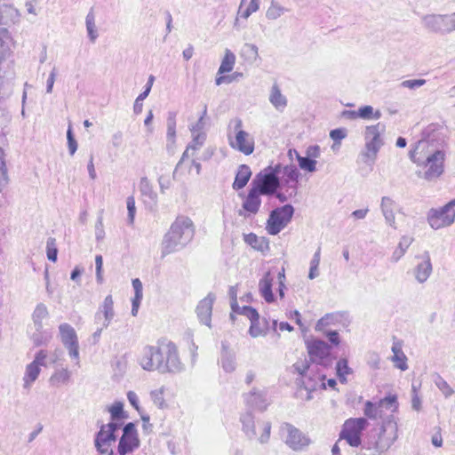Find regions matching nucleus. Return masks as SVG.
I'll return each mask as SVG.
<instances>
[{"label": "nucleus", "mask_w": 455, "mask_h": 455, "mask_svg": "<svg viewBox=\"0 0 455 455\" xmlns=\"http://www.w3.org/2000/svg\"><path fill=\"white\" fill-rule=\"evenodd\" d=\"M111 419H124L128 416L124 411V403L122 402H115L109 408Z\"/></svg>", "instance_id": "nucleus-41"}, {"label": "nucleus", "mask_w": 455, "mask_h": 455, "mask_svg": "<svg viewBox=\"0 0 455 455\" xmlns=\"http://www.w3.org/2000/svg\"><path fill=\"white\" fill-rule=\"evenodd\" d=\"M368 425L365 418H350L344 422L339 439L346 440L351 447H358L362 443V433Z\"/></svg>", "instance_id": "nucleus-6"}, {"label": "nucleus", "mask_w": 455, "mask_h": 455, "mask_svg": "<svg viewBox=\"0 0 455 455\" xmlns=\"http://www.w3.org/2000/svg\"><path fill=\"white\" fill-rule=\"evenodd\" d=\"M263 432L259 437V442L260 443H267L270 437V431H271V423L270 422H263L262 423Z\"/></svg>", "instance_id": "nucleus-61"}, {"label": "nucleus", "mask_w": 455, "mask_h": 455, "mask_svg": "<svg viewBox=\"0 0 455 455\" xmlns=\"http://www.w3.org/2000/svg\"><path fill=\"white\" fill-rule=\"evenodd\" d=\"M285 12H288V9L281 6L275 0L271 1L270 6L266 12V17L268 20H276L281 17Z\"/></svg>", "instance_id": "nucleus-40"}, {"label": "nucleus", "mask_w": 455, "mask_h": 455, "mask_svg": "<svg viewBox=\"0 0 455 455\" xmlns=\"http://www.w3.org/2000/svg\"><path fill=\"white\" fill-rule=\"evenodd\" d=\"M220 365L226 372H232L235 370V355L228 349L225 343H222Z\"/></svg>", "instance_id": "nucleus-27"}, {"label": "nucleus", "mask_w": 455, "mask_h": 455, "mask_svg": "<svg viewBox=\"0 0 455 455\" xmlns=\"http://www.w3.org/2000/svg\"><path fill=\"white\" fill-rule=\"evenodd\" d=\"M126 205L128 211L127 221L128 224L132 225L136 213L135 199L132 196L127 197Z\"/></svg>", "instance_id": "nucleus-51"}, {"label": "nucleus", "mask_w": 455, "mask_h": 455, "mask_svg": "<svg viewBox=\"0 0 455 455\" xmlns=\"http://www.w3.org/2000/svg\"><path fill=\"white\" fill-rule=\"evenodd\" d=\"M269 101L279 112H283L287 106V99L282 94L281 90L276 84H273L271 88Z\"/></svg>", "instance_id": "nucleus-24"}, {"label": "nucleus", "mask_w": 455, "mask_h": 455, "mask_svg": "<svg viewBox=\"0 0 455 455\" xmlns=\"http://www.w3.org/2000/svg\"><path fill=\"white\" fill-rule=\"evenodd\" d=\"M114 443V441L103 436L102 431H98L95 434L94 446L100 455H114V451L111 449Z\"/></svg>", "instance_id": "nucleus-21"}, {"label": "nucleus", "mask_w": 455, "mask_h": 455, "mask_svg": "<svg viewBox=\"0 0 455 455\" xmlns=\"http://www.w3.org/2000/svg\"><path fill=\"white\" fill-rule=\"evenodd\" d=\"M412 242L413 238L411 236H402L396 249L392 254L391 260L393 262H397L404 255Z\"/></svg>", "instance_id": "nucleus-30"}, {"label": "nucleus", "mask_w": 455, "mask_h": 455, "mask_svg": "<svg viewBox=\"0 0 455 455\" xmlns=\"http://www.w3.org/2000/svg\"><path fill=\"white\" fill-rule=\"evenodd\" d=\"M294 371L299 373V378H303L305 374H307L309 370V363L305 360L301 362H297L292 365Z\"/></svg>", "instance_id": "nucleus-56"}, {"label": "nucleus", "mask_w": 455, "mask_h": 455, "mask_svg": "<svg viewBox=\"0 0 455 455\" xmlns=\"http://www.w3.org/2000/svg\"><path fill=\"white\" fill-rule=\"evenodd\" d=\"M435 383L436 387L443 392L445 397H449L454 393L451 386L440 375L436 376Z\"/></svg>", "instance_id": "nucleus-47"}, {"label": "nucleus", "mask_w": 455, "mask_h": 455, "mask_svg": "<svg viewBox=\"0 0 455 455\" xmlns=\"http://www.w3.org/2000/svg\"><path fill=\"white\" fill-rule=\"evenodd\" d=\"M16 9L10 4L0 5V25H6L12 20Z\"/></svg>", "instance_id": "nucleus-39"}, {"label": "nucleus", "mask_w": 455, "mask_h": 455, "mask_svg": "<svg viewBox=\"0 0 455 455\" xmlns=\"http://www.w3.org/2000/svg\"><path fill=\"white\" fill-rule=\"evenodd\" d=\"M455 198L439 209H431L427 221L432 228L439 229L451 226L455 220Z\"/></svg>", "instance_id": "nucleus-7"}, {"label": "nucleus", "mask_w": 455, "mask_h": 455, "mask_svg": "<svg viewBox=\"0 0 455 455\" xmlns=\"http://www.w3.org/2000/svg\"><path fill=\"white\" fill-rule=\"evenodd\" d=\"M445 154L443 150H435L428 156L425 162L427 171L424 173V179L431 180L440 177L444 171Z\"/></svg>", "instance_id": "nucleus-11"}, {"label": "nucleus", "mask_w": 455, "mask_h": 455, "mask_svg": "<svg viewBox=\"0 0 455 455\" xmlns=\"http://www.w3.org/2000/svg\"><path fill=\"white\" fill-rule=\"evenodd\" d=\"M307 351L313 362L324 367L331 363V347L326 342L315 339L307 344Z\"/></svg>", "instance_id": "nucleus-10"}, {"label": "nucleus", "mask_w": 455, "mask_h": 455, "mask_svg": "<svg viewBox=\"0 0 455 455\" xmlns=\"http://www.w3.org/2000/svg\"><path fill=\"white\" fill-rule=\"evenodd\" d=\"M411 393H412L411 408L414 411H419L421 409V399L418 395L417 387L414 384H412V387H411Z\"/></svg>", "instance_id": "nucleus-60"}, {"label": "nucleus", "mask_w": 455, "mask_h": 455, "mask_svg": "<svg viewBox=\"0 0 455 455\" xmlns=\"http://www.w3.org/2000/svg\"><path fill=\"white\" fill-rule=\"evenodd\" d=\"M336 372L340 383H347V375L352 373V369L348 366L346 358H340L336 364Z\"/></svg>", "instance_id": "nucleus-36"}, {"label": "nucleus", "mask_w": 455, "mask_h": 455, "mask_svg": "<svg viewBox=\"0 0 455 455\" xmlns=\"http://www.w3.org/2000/svg\"><path fill=\"white\" fill-rule=\"evenodd\" d=\"M4 150L0 148V192L4 187L7 184V171L5 168V162L4 160Z\"/></svg>", "instance_id": "nucleus-48"}, {"label": "nucleus", "mask_w": 455, "mask_h": 455, "mask_svg": "<svg viewBox=\"0 0 455 455\" xmlns=\"http://www.w3.org/2000/svg\"><path fill=\"white\" fill-rule=\"evenodd\" d=\"M364 415L371 419H376L379 414V407L372 402L367 401L363 408Z\"/></svg>", "instance_id": "nucleus-49"}, {"label": "nucleus", "mask_w": 455, "mask_h": 455, "mask_svg": "<svg viewBox=\"0 0 455 455\" xmlns=\"http://www.w3.org/2000/svg\"><path fill=\"white\" fill-rule=\"evenodd\" d=\"M233 123L235 135L234 140L229 137L230 146L245 156L252 154L254 151L253 138L247 132L242 130L243 122L240 118H235Z\"/></svg>", "instance_id": "nucleus-8"}, {"label": "nucleus", "mask_w": 455, "mask_h": 455, "mask_svg": "<svg viewBox=\"0 0 455 455\" xmlns=\"http://www.w3.org/2000/svg\"><path fill=\"white\" fill-rule=\"evenodd\" d=\"M385 130L386 126L381 123H378L374 125H369L365 128V150L361 153L364 163L367 164L369 161L374 163L376 160L377 154L384 144L380 135L385 132Z\"/></svg>", "instance_id": "nucleus-4"}, {"label": "nucleus", "mask_w": 455, "mask_h": 455, "mask_svg": "<svg viewBox=\"0 0 455 455\" xmlns=\"http://www.w3.org/2000/svg\"><path fill=\"white\" fill-rule=\"evenodd\" d=\"M101 313L103 314L104 318H107V320H113L115 316V311L114 301L111 295H108L105 298L101 307H100V311L95 315V318H100Z\"/></svg>", "instance_id": "nucleus-32"}, {"label": "nucleus", "mask_w": 455, "mask_h": 455, "mask_svg": "<svg viewBox=\"0 0 455 455\" xmlns=\"http://www.w3.org/2000/svg\"><path fill=\"white\" fill-rule=\"evenodd\" d=\"M244 400L246 404L251 409H256L260 411H263L267 407L264 395L261 393L257 392L256 390H252L250 393L246 394L244 395Z\"/></svg>", "instance_id": "nucleus-22"}, {"label": "nucleus", "mask_w": 455, "mask_h": 455, "mask_svg": "<svg viewBox=\"0 0 455 455\" xmlns=\"http://www.w3.org/2000/svg\"><path fill=\"white\" fill-rule=\"evenodd\" d=\"M140 191L143 195L152 197V195L154 193H153L152 188L149 184V181L146 177H144L140 180Z\"/></svg>", "instance_id": "nucleus-64"}, {"label": "nucleus", "mask_w": 455, "mask_h": 455, "mask_svg": "<svg viewBox=\"0 0 455 455\" xmlns=\"http://www.w3.org/2000/svg\"><path fill=\"white\" fill-rule=\"evenodd\" d=\"M40 371V367L36 365V363H30L27 365L25 376L23 378L25 388L30 387L31 384L38 378Z\"/></svg>", "instance_id": "nucleus-34"}, {"label": "nucleus", "mask_w": 455, "mask_h": 455, "mask_svg": "<svg viewBox=\"0 0 455 455\" xmlns=\"http://www.w3.org/2000/svg\"><path fill=\"white\" fill-rule=\"evenodd\" d=\"M421 23L429 32L445 34L444 15L443 14L423 15L421 17Z\"/></svg>", "instance_id": "nucleus-15"}, {"label": "nucleus", "mask_w": 455, "mask_h": 455, "mask_svg": "<svg viewBox=\"0 0 455 455\" xmlns=\"http://www.w3.org/2000/svg\"><path fill=\"white\" fill-rule=\"evenodd\" d=\"M272 283L273 277L271 276L270 272H267L259 283V290L260 295L267 303H272L275 301V296L272 291Z\"/></svg>", "instance_id": "nucleus-19"}, {"label": "nucleus", "mask_w": 455, "mask_h": 455, "mask_svg": "<svg viewBox=\"0 0 455 455\" xmlns=\"http://www.w3.org/2000/svg\"><path fill=\"white\" fill-rule=\"evenodd\" d=\"M249 333L251 337L256 338L260 335H265L266 332L262 327H260L259 324V317L257 318V321H251V326L249 329Z\"/></svg>", "instance_id": "nucleus-55"}, {"label": "nucleus", "mask_w": 455, "mask_h": 455, "mask_svg": "<svg viewBox=\"0 0 455 455\" xmlns=\"http://www.w3.org/2000/svg\"><path fill=\"white\" fill-rule=\"evenodd\" d=\"M243 240L247 244L259 251L266 252L269 251V242L266 237L258 236L254 233H250L244 235Z\"/></svg>", "instance_id": "nucleus-23"}, {"label": "nucleus", "mask_w": 455, "mask_h": 455, "mask_svg": "<svg viewBox=\"0 0 455 455\" xmlns=\"http://www.w3.org/2000/svg\"><path fill=\"white\" fill-rule=\"evenodd\" d=\"M86 30L88 33V36L92 43H94L97 37L99 36L96 26H95V15L93 13L92 9L88 12L85 18Z\"/></svg>", "instance_id": "nucleus-37"}, {"label": "nucleus", "mask_w": 455, "mask_h": 455, "mask_svg": "<svg viewBox=\"0 0 455 455\" xmlns=\"http://www.w3.org/2000/svg\"><path fill=\"white\" fill-rule=\"evenodd\" d=\"M60 339L65 346L78 342L75 329L69 323H61L59 326Z\"/></svg>", "instance_id": "nucleus-25"}, {"label": "nucleus", "mask_w": 455, "mask_h": 455, "mask_svg": "<svg viewBox=\"0 0 455 455\" xmlns=\"http://www.w3.org/2000/svg\"><path fill=\"white\" fill-rule=\"evenodd\" d=\"M293 214L294 207L290 204L275 208L269 213L266 230L269 235H276L291 222Z\"/></svg>", "instance_id": "nucleus-5"}, {"label": "nucleus", "mask_w": 455, "mask_h": 455, "mask_svg": "<svg viewBox=\"0 0 455 455\" xmlns=\"http://www.w3.org/2000/svg\"><path fill=\"white\" fill-rule=\"evenodd\" d=\"M281 430L287 434L285 443L293 451H300L310 443V439L291 423H283Z\"/></svg>", "instance_id": "nucleus-9"}, {"label": "nucleus", "mask_w": 455, "mask_h": 455, "mask_svg": "<svg viewBox=\"0 0 455 455\" xmlns=\"http://www.w3.org/2000/svg\"><path fill=\"white\" fill-rule=\"evenodd\" d=\"M46 253L47 259L50 261L55 262L58 259V248L56 246V240L53 237H49L46 242Z\"/></svg>", "instance_id": "nucleus-45"}, {"label": "nucleus", "mask_w": 455, "mask_h": 455, "mask_svg": "<svg viewBox=\"0 0 455 455\" xmlns=\"http://www.w3.org/2000/svg\"><path fill=\"white\" fill-rule=\"evenodd\" d=\"M32 339L36 346H41L46 344L49 341L50 336L46 333H44L43 330L40 332L36 331V333H34L32 336Z\"/></svg>", "instance_id": "nucleus-59"}, {"label": "nucleus", "mask_w": 455, "mask_h": 455, "mask_svg": "<svg viewBox=\"0 0 455 455\" xmlns=\"http://www.w3.org/2000/svg\"><path fill=\"white\" fill-rule=\"evenodd\" d=\"M67 140L69 154L73 156L77 150L78 144L75 138L71 125L68 126L67 131Z\"/></svg>", "instance_id": "nucleus-50"}, {"label": "nucleus", "mask_w": 455, "mask_h": 455, "mask_svg": "<svg viewBox=\"0 0 455 455\" xmlns=\"http://www.w3.org/2000/svg\"><path fill=\"white\" fill-rule=\"evenodd\" d=\"M167 140L174 142L176 136V114L170 112L167 118Z\"/></svg>", "instance_id": "nucleus-42"}, {"label": "nucleus", "mask_w": 455, "mask_h": 455, "mask_svg": "<svg viewBox=\"0 0 455 455\" xmlns=\"http://www.w3.org/2000/svg\"><path fill=\"white\" fill-rule=\"evenodd\" d=\"M358 117L365 120L372 119L373 108L370 105L360 107L357 110Z\"/></svg>", "instance_id": "nucleus-58"}, {"label": "nucleus", "mask_w": 455, "mask_h": 455, "mask_svg": "<svg viewBox=\"0 0 455 455\" xmlns=\"http://www.w3.org/2000/svg\"><path fill=\"white\" fill-rule=\"evenodd\" d=\"M195 235L193 221L187 216H178L171 225L161 243V257L184 249Z\"/></svg>", "instance_id": "nucleus-2"}, {"label": "nucleus", "mask_w": 455, "mask_h": 455, "mask_svg": "<svg viewBox=\"0 0 455 455\" xmlns=\"http://www.w3.org/2000/svg\"><path fill=\"white\" fill-rule=\"evenodd\" d=\"M294 152L296 153V159L300 169L309 172H313L316 170V161L315 159H311L306 156H302L297 150H294Z\"/></svg>", "instance_id": "nucleus-38"}, {"label": "nucleus", "mask_w": 455, "mask_h": 455, "mask_svg": "<svg viewBox=\"0 0 455 455\" xmlns=\"http://www.w3.org/2000/svg\"><path fill=\"white\" fill-rule=\"evenodd\" d=\"M48 315V310L44 304H38L32 315L36 331L40 332L43 330V319Z\"/></svg>", "instance_id": "nucleus-31"}, {"label": "nucleus", "mask_w": 455, "mask_h": 455, "mask_svg": "<svg viewBox=\"0 0 455 455\" xmlns=\"http://www.w3.org/2000/svg\"><path fill=\"white\" fill-rule=\"evenodd\" d=\"M251 174V168L247 164L239 165L232 185L233 189L237 191L243 188L250 180Z\"/></svg>", "instance_id": "nucleus-20"}, {"label": "nucleus", "mask_w": 455, "mask_h": 455, "mask_svg": "<svg viewBox=\"0 0 455 455\" xmlns=\"http://www.w3.org/2000/svg\"><path fill=\"white\" fill-rule=\"evenodd\" d=\"M347 130L345 128H336L330 132V138L334 141L331 148L335 150V146H340V141L347 137Z\"/></svg>", "instance_id": "nucleus-46"}, {"label": "nucleus", "mask_w": 455, "mask_h": 455, "mask_svg": "<svg viewBox=\"0 0 455 455\" xmlns=\"http://www.w3.org/2000/svg\"><path fill=\"white\" fill-rule=\"evenodd\" d=\"M324 379V375H318L309 371L303 378H297L296 384L307 392L306 400L309 401L312 399L311 393L316 389L319 381Z\"/></svg>", "instance_id": "nucleus-13"}, {"label": "nucleus", "mask_w": 455, "mask_h": 455, "mask_svg": "<svg viewBox=\"0 0 455 455\" xmlns=\"http://www.w3.org/2000/svg\"><path fill=\"white\" fill-rule=\"evenodd\" d=\"M395 201L389 196H383L381 198L380 209L381 212L385 218L386 223L392 227L393 228H396L395 226V217L394 213Z\"/></svg>", "instance_id": "nucleus-18"}, {"label": "nucleus", "mask_w": 455, "mask_h": 455, "mask_svg": "<svg viewBox=\"0 0 455 455\" xmlns=\"http://www.w3.org/2000/svg\"><path fill=\"white\" fill-rule=\"evenodd\" d=\"M260 196H263V194L256 190L255 188L251 187L242 204L243 210H244L249 214L254 215L258 213L261 205Z\"/></svg>", "instance_id": "nucleus-16"}, {"label": "nucleus", "mask_w": 455, "mask_h": 455, "mask_svg": "<svg viewBox=\"0 0 455 455\" xmlns=\"http://www.w3.org/2000/svg\"><path fill=\"white\" fill-rule=\"evenodd\" d=\"M124 436H139L134 422H128L123 427V435Z\"/></svg>", "instance_id": "nucleus-62"}, {"label": "nucleus", "mask_w": 455, "mask_h": 455, "mask_svg": "<svg viewBox=\"0 0 455 455\" xmlns=\"http://www.w3.org/2000/svg\"><path fill=\"white\" fill-rule=\"evenodd\" d=\"M132 287L134 289V297L132 300V304L138 305L140 307L143 297V286L142 283L139 278H135L132 280Z\"/></svg>", "instance_id": "nucleus-44"}, {"label": "nucleus", "mask_w": 455, "mask_h": 455, "mask_svg": "<svg viewBox=\"0 0 455 455\" xmlns=\"http://www.w3.org/2000/svg\"><path fill=\"white\" fill-rule=\"evenodd\" d=\"M140 363L146 371H158L163 374H176L183 371L185 369L179 357L178 348L172 342H168L164 347H145L140 359Z\"/></svg>", "instance_id": "nucleus-1"}, {"label": "nucleus", "mask_w": 455, "mask_h": 455, "mask_svg": "<svg viewBox=\"0 0 455 455\" xmlns=\"http://www.w3.org/2000/svg\"><path fill=\"white\" fill-rule=\"evenodd\" d=\"M151 399L153 403L158 407L163 409L165 406V401L164 398V390L163 388L156 389L151 391L150 393Z\"/></svg>", "instance_id": "nucleus-52"}, {"label": "nucleus", "mask_w": 455, "mask_h": 455, "mask_svg": "<svg viewBox=\"0 0 455 455\" xmlns=\"http://www.w3.org/2000/svg\"><path fill=\"white\" fill-rule=\"evenodd\" d=\"M283 175L287 178L286 182H288V181L297 182L299 173L295 165H286L283 168Z\"/></svg>", "instance_id": "nucleus-53"}, {"label": "nucleus", "mask_w": 455, "mask_h": 455, "mask_svg": "<svg viewBox=\"0 0 455 455\" xmlns=\"http://www.w3.org/2000/svg\"><path fill=\"white\" fill-rule=\"evenodd\" d=\"M140 445L139 436H124L119 438L117 445V453L119 455H127L132 453Z\"/></svg>", "instance_id": "nucleus-17"}, {"label": "nucleus", "mask_w": 455, "mask_h": 455, "mask_svg": "<svg viewBox=\"0 0 455 455\" xmlns=\"http://www.w3.org/2000/svg\"><path fill=\"white\" fill-rule=\"evenodd\" d=\"M235 63V55L229 50L226 49L224 58L220 63L218 74H225L233 70Z\"/></svg>", "instance_id": "nucleus-35"}, {"label": "nucleus", "mask_w": 455, "mask_h": 455, "mask_svg": "<svg viewBox=\"0 0 455 455\" xmlns=\"http://www.w3.org/2000/svg\"><path fill=\"white\" fill-rule=\"evenodd\" d=\"M427 81L425 79H411V80H404L403 81L399 86L402 88H408L410 90H416L426 84Z\"/></svg>", "instance_id": "nucleus-54"}, {"label": "nucleus", "mask_w": 455, "mask_h": 455, "mask_svg": "<svg viewBox=\"0 0 455 455\" xmlns=\"http://www.w3.org/2000/svg\"><path fill=\"white\" fill-rule=\"evenodd\" d=\"M280 171L281 166L279 164L263 169L256 174L251 187L255 188L263 196H272L275 191L281 188V181L278 176Z\"/></svg>", "instance_id": "nucleus-3"}, {"label": "nucleus", "mask_w": 455, "mask_h": 455, "mask_svg": "<svg viewBox=\"0 0 455 455\" xmlns=\"http://www.w3.org/2000/svg\"><path fill=\"white\" fill-rule=\"evenodd\" d=\"M70 379V371L68 369H61L54 372L50 379L53 384L67 383Z\"/></svg>", "instance_id": "nucleus-43"}, {"label": "nucleus", "mask_w": 455, "mask_h": 455, "mask_svg": "<svg viewBox=\"0 0 455 455\" xmlns=\"http://www.w3.org/2000/svg\"><path fill=\"white\" fill-rule=\"evenodd\" d=\"M392 352L394 353L392 360L395 363V366L402 371L407 370V357L403 352L401 346L397 343H394L392 346Z\"/></svg>", "instance_id": "nucleus-33"}, {"label": "nucleus", "mask_w": 455, "mask_h": 455, "mask_svg": "<svg viewBox=\"0 0 455 455\" xmlns=\"http://www.w3.org/2000/svg\"><path fill=\"white\" fill-rule=\"evenodd\" d=\"M240 421L243 425V431L245 435L252 440L257 436L255 423L253 419L252 413L251 411H247L241 415Z\"/></svg>", "instance_id": "nucleus-26"}, {"label": "nucleus", "mask_w": 455, "mask_h": 455, "mask_svg": "<svg viewBox=\"0 0 455 455\" xmlns=\"http://www.w3.org/2000/svg\"><path fill=\"white\" fill-rule=\"evenodd\" d=\"M397 439V425L395 422H387L381 429L375 450L379 454L387 451Z\"/></svg>", "instance_id": "nucleus-12"}, {"label": "nucleus", "mask_w": 455, "mask_h": 455, "mask_svg": "<svg viewBox=\"0 0 455 455\" xmlns=\"http://www.w3.org/2000/svg\"><path fill=\"white\" fill-rule=\"evenodd\" d=\"M215 300V295L209 293L204 299L199 301L196 307V314L200 322L207 326H210L212 306Z\"/></svg>", "instance_id": "nucleus-14"}, {"label": "nucleus", "mask_w": 455, "mask_h": 455, "mask_svg": "<svg viewBox=\"0 0 455 455\" xmlns=\"http://www.w3.org/2000/svg\"><path fill=\"white\" fill-rule=\"evenodd\" d=\"M124 419H111L108 424L101 425L99 431L103 432V436L116 442L117 439L116 432L123 426Z\"/></svg>", "instance_id": "nucleus-28"}, {"label": "nucleus", "mask_w": 455, "mask_h": 455, "mask_svg": "<svg viewBox=\"0 0 455 455\" xmlns=\"http://www.w3.org/2000/svg\"><path fill=\"white\" fill-rule=\"evenodd\" d=\"M427 259L419 263L416 268V279L419 283H423L427 280L432 272V264L427 252H426Z\"/></svg>", "instance_id": "nucleus-29"}, {"label": "nucleus", "mask_w": 455, "mask_h": 455, "mask_svg": "<svg viewBox=\"0 0 455 455\" xmlns=\"http://www.w3.org/2000/svg\"><path fill=\"white\" fill-rule=\"evenodd\" d=\"M367 363L371 369H379L380 358L377 353H369Z\"/></svg>", "instance_id": "nucleus-63"}, {"label": "nucleus", "mask_w": 455, "mask_h": 455, "mask_svg": "<svg viewBox=\"0 0 455 455\" xmlns=\"http://www.w3.org/2000/svg\"><path fill=\"white\" fill-rule=\"evenodd\" d=\"M241 315L246 316L250 321H257L259 318L258 311L251 306H243L241 307Z\"/></svg>", "instance_id": "nucleus-57"}]
</instances>
